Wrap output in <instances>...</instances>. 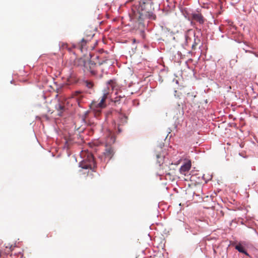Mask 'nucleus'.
I'll use <instances>...</instances> for the list:
<instances>
[{
  "mask_svg": "<svg viewBox=\"0 0 258 258\" xmlns=\"http://www.w3.org/2000/svg\"><path fill=\"white\" fill-rule=\"evenodd\" d=\"M94 36V34H91L89 36V37H90V38H92V37Z\"/></svg>",
  "mask_w": 258,
  "mask_h": 258,
  "instance_id": "4be33fe9",
  "label": "nucleus"
},
{
  "mask_svg": "<svg viewBox=\"0 0 258 258\" xmlns=\"http://www.w3.org/2000/svg\"><path fill=\"white\" fill-rule=\"evenodd\" d=\"M155 154L157 162L160 165L163 162L166 154L165 152L162 149L161 145L156 147Z\"/></svg>",
  "mask_w": 258,
  "mask_h": 258,
  "instance_id": "7ed1b4c3",
  "label": "nucleus"
},
{
  "mask_svg": "<svg viewBox=\"0 0 258 258\" xmlns=\"http://www.w3.org/2000/svg\"><path fill=\"white\" fill-rule=\"evenodd\" d=\"M116 92L115 93V95L116 96L115 97L111 99V101L114 103L115 105H118L120 104V103L125 100V96L122 92L121 90L119 89V87L118 90H116Z\"/></svg>",
  "mask_w": 258,
  "mask_h": 258,
  "instance_id": "39448f33",
  "label": "nucleus"
},
{
  "mask_svg": "<svg viewBox=\"0 0 258 258\" xmlns=\"http://www.w3.org/2000/svg\"><path fill=\"white\" fill-rule=\"evenodd\" d=\"M60 47L62 49H68V50H70V49L68 48V45L67 43H64V42H60L59 43Z\"/></svg>",
  "mask_w": 258,
  "mask_h": 258,
  "instance_id": "ddd939ff",
  "label": "nucleus"
},
{
  "mask_svg": "<svg viewBox=\"0 0 258 258\" xmlns=\"http://www.w3.org/2000/svg\"><path fill=\"white\" fill-rule=\"evenodd\" d=\"M82 168L84 169H88L89 168H91V166L90 165H86L83 166Z\"/></svg>",
  "mask_w": 258,
  "mask_h": 258,
  "instance_id": "aec40b11",
  "label": "nucleus"
},
{
  "mask_svg": "<svg viewBox=\"0 0 258 258\" xmlns=\"http://www.w3.org/2000/svg\"><path fill=\"white\" fill-rule=\"evenodd\" d=\"M192 18L194 21L199 23L200 24H203L205 22L204 17L200 13L193 14Z\"/></svg>",
  "mask_w": 258,
  "mask_h": 258,
  "instance_id": "6e6552de",
  "label": "nucleus"
},
{
  "mask_svg": "<svg viewBox=\"0 0 258 258\" xmlns=\"http://www.w3.org/2000/svg\"><path fill=\"white\" fill-rule=\"evenodd\" d=\"M151 17H152L153 19H155L156 18L155 15H153V14L151 15Z\"/></svg>",
  "mask_w": 258,
  "mask_h": 258,
  "instance_id": "412c9836",
  "label": "nucleus"
},
{
  "mask_svg": "<svg viewBox=\"0 0 258 258\" xmlns=\"http://www.w3.org/2000/svg\"><path fill=\"white\" fill-rule=\"evenodd\" d=\"M108 59H106L102 61H99L97 63H95L93 61H88L85 62L84 67L85 72H89L92 75H98V68H100L101 65L107 63Z\"/></svg>",
  "mask_w": 258,
  "mask_h": 258,
  "instance_id": "f03ea898",
  "label": "nucleus"
},
{
  "mask_svg": "<svg viewBox=\"0 0 258 258\" xmlns=\"http://www.w3.org/2000/svg\"><path fill=\"white\" fill-rule=\"evenodd\" d=\"M153 0H142L143 4H145L146 3H148L149 2H151Z\"/></svg>",
  "mask_w": 258,
  "mask_h": 258,
  "instance_id": "6ab92c4d",
  "label": "nucleus"
},
{
  "mask_svg": "<svg viewBox=\"0 0 258 258\" xmlns=\"http://www.w3.org/2000/svg\"><path fill=\"white\" fill-rule=\"evenodd\" d=\"M102 66V65H101L100 66V68H98V74L99 75H100V76H102V73H101L103 72V70Z\"/></svg>",
  "mask_w": 258,
  "mask_h": 258,
  "instance_id": "f3484780",
  "label": "nucleus"
},
{
  "mask_svg": "<svg viewBox=\"0 0 258 258\" xmlns=\"http://www.w3.org/2000/svg\"><path fill=\"white\" fill-rule=\"evenodd\" d=\"M104 159L110 160L114 154V149L110 145H106L104 151L103 153Z\"/></svg>",
  "mask_w": 258,
  "mask_h": 258,
  "instance_id": "423d86ee",
  "label": "nucleus"
},
{
  "mask_svg": "<svg viewBox=\"0 0 258 258\" xmlns=\"http://www.w3.org/2000/svg\"><path fill=\"white\" fill-rule=\"evenodd\" d=\"M235 249H237L239 252L248 255V253L244 249V247L241 244H238L235 246Z\"/></svg>",
  "mask_w": 258,
  "mask_h": 258,
  "instance_id": "9d476101",
  "label": "nucleus"
},
{
  "mask_svg": "<svg viewBox=\"0 0 258 258\" xmlns=\"http://www.w3.org/2000/svg\"><path fill=\"white\" fill-rule=\"evenodd\" d=\"M74 96L77 97V99L80 100L83 97L82 92L80 91H76L74 93Z\"/></svg>",
  "mask_w": 258,
  "mask_h": 258,
  "instance_id": "f8f14e48",
  "label": "nucleus"
},
{
  "mask_svg": "<svg viewBox=\"0 0 258 258\" xmlns=\"http://www.w3.org/2000/svg\"><path fill=\"white\" fill-rule=\"evenodd\" d=\"M187 96L189 97H191V98H195L196 96V95H193L190 93H187Z\"/></svg>",
  "mask_w": 258,
  "mask_h": 258,
  "instance_id": "a211bd4d",
  "label": "nucleus"
},
{
  "mask_svg": "<svg viewBox=\"0 0 258 258\" xmlns=\"http://www.w3.org/2000/svg\"><path fill=\"white\" fill-rule=\"evenodd\" d=\"M86 86L88 88H92L93 87V84L91 82L86 81L85 82Z\"/></svg>",
  "mask_w": 258,
  "mask_h": 258,
  "instance_id": "2eb2a0df",
  "label": "nucleus"
},
{
  "mask_svg": "<svg viewBox=\"0 0 258 258\" xmlns=\"http://www.w3.org/2000/svg\"><path fill=\"white\" fill-rule=\"evenodd\" d=\"M130 18L132 21L135 22L141 23L144 19V14L139 11L132 9V13L130 14Z\"/></svg>",
  "mask_w": 258,
  "mask_h": 258,
  "instance_id": "20e7f679",
  "label": "nucleus"
},
{
  "mask_svg": "<svg viewBox=\"0 0 258 258\" xmlns=\"http://www.w3.org/2000/svg\"><path fill=\"white\" fill-rule=\"evenodd\" d=\"M111 139H112L113 143V142H114V139H113V138H112V137H111Z\"/></svg>",
  "mask_w": 258,
  "mask_h": 258,
  "instance_id": "5701e85b",
  "label": "nucleus"
},
{
  "mask_svg": "<svg viewBox=\"0 0 258 258\" xmlns=\"http://www.w3.org/2000/svg\"><path fill=\"white\" fill-rule=\"evenodd\" d=\"M141 7H142L141 9L143 10L142 6V5H141Z\"/></svg>",
  "mask_w": 258,
  "mask_h": 258,
  "instance_id": "b1692460",
  "label": "nucleus"
},
{
  "mask_svg": "<svg viewBox=\"0 0 258 258\" xmlns=\"http://www.w3.org/2000/svg\"><path fill=\"white\" fill-rule=\"evenodd\" d=\"M86 40L84 39V38H83L82 39V41L81 42V43H80V48L81 50H82L83 48V46L85 45V44H86Z\"/></svg>",
  "mask_w": 258,
  "mask_h": 258,
  "instance_id": "4468645a",
  "label": "nucleus"
},
{
  "mask_svg": "<svg viewBox=\"0 0 258 258\" xmlns=\"http://www.w3.org/2000/svg\"><path fill=\"white\" fill-rule=\"evenodd\" d=\"M68 81L70 84H73L77 82V79L74 75H72L68 79Z\"/></svg>",
  "mask_w": 258,
  "mask_h": 258,
  "instance_id": "9b49d317",
  "label": "nucleus"
},
{
  "mask_svg": "<svg viewBox=\"0 0 258 258\" xmlns=\"http://www.w3.org/2000/svg\"><path fill=\"white\" fill-rule=\"evenodd\" d=\"M119 86L114 80H110L107 82L106 89H104L101 96L97 101L93 100L90 105V109L94 111L95 116L99 115L101 110L106 106V100L108 98L110 90H117Z\"/></svg>",
  "mask_w": 258,
  "mask_h": 258,
  "instance_id": "f257e3e1",
  "label": "nucleus"
},
{
  "mask_svg": "<svg viewBox=\"0 0 258 258\" xmlns=\"http://www.w3.org/2000/svg\"><path fill=\"white\" fill-rule=\"evenodd\" d=\"M191 163L190 160H187L180 168V173L186 175L191 168Z\"/></svg>",
  "mask_w": 258,
  "mask_h": 258,
  "instance_id": "0eeeda50",
  "label": "nucleus"
},
{
  "mask_svg": "<svg viewBox=\"0 0 258 258\" xmlns=\"http://www.w3.org/2000/svg\"><path fill=\"white\" fill-rule=\"evenodd\" d=\"M55 108L58 111L57 115L61 116L62 112L64 110V106L60 103H58L55 106Z\"/></svg>",
  "mask_w": 258,
  "mask_h": 258,
  "instance_id": "1a4fd4ad",
  "label": "nucleus"
},
{
  "mask_svg": "<svg viewBox=\"0 0 258 258\" xmlns=\"http://www.w3.org/2000/svg\"><path fill=\"white\" fill-rule=\"evenodd\" d=\"M197 40H198V42H197L196 41V39H195L194 43L192 45V49H196V46L198 44V42L200 41V40L198 39Z\"/></svg>",
  "mask_w": 258,
  "mask_h": 258,
  "instance_id": "dca6fc26",
  "label": "nucleus"
}]
</instances>
